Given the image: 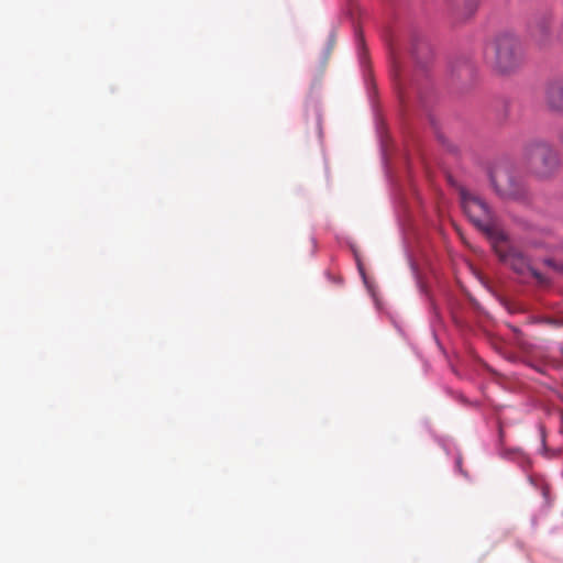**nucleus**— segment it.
I'll use <instances>...</instances> for the list:
<instances>
[{
    "label": "nucleus",
    "mask_w": 563,
    "mask_h": 563,
    "mask_svg": "<svg viewBox=\"0 0 563 563\" xmlns=\"http://www.w3.org/2000/svg\"><path fill=\"white\" fill-rule=\"evenodd\" d=\"M522 159L529 172L539 179L555 177L562 167L559 150L542 137L531 139L523 145Z\"/></svg>",
    "instance_id": "f03ea898"
},
{
    "label": "nucleus",
    "mask_w": 563,
    "mask_h": 563,
    "mask_svg": "<svg viewBox=\"0 0 563 563\" xmlns=\"http://www.w3.org/2000/svg\"><path fill=\"white\" fill-rule=\"evenodd\" d=\"M461 201L471 222L489 240L498 261L519 276L530 274L539 285L548 283L547 277L533 268L531 258L516 246L509 234L501 228L498 218L478 196L461 191Z\"/></svg>",
    "instance_id": "f257e3e1"
},
{
    "label": "nucleus",
    "mask_w": 563,
    "mask_h": 563,
    "mask_svg": "<svg viewBox=\"0 0 563 563\" xmlns=\"http://www.w3.org/2000/svg\"><path fill=\"white\" fill-rule=\"evenodd\" d=\"M545 103L555 112H563V79H554L545 86Z\"/></svg>",
    "instance_id": "39448f33"
},
{
    "label": "nucleus",
    "mask_w": 563,
    "mask_h": 563,
    "mask_svg": "<svg viewBox=\"0 0 563 563\" xmlns=\"http://www.w3.org/2000/svg\"><path fill=\"white\" fill-rule=\"evenodd\" d=\"M490 183L496 194L505 199H521L526 190L522 181L514 170L505 165H498L490 172Z\"/></svg>",
    "instance_id": "20e7f679"
},
{
    "label": "nucleus",
    "mask_w": 563,
    "mask_h": 563,
    "mask_svg": "<svg viewBox=\"0 0 563 563\" xmlns=\"http://www.w3.org/2000/svg\"><path fill=\"white\" fill-rule=\"evenodd\" d=\"M545 263H547L548 265H550V266H552V265H553V262H552L551 260H547V261H545Z\"/></svg>",
    "instance_id": "423d86ee"
},
{
    "label": "nucleus",
    "mask_w": 563,
    "mask_h": 563,
    "mask_svg": "<svg viewBox=\"0 0 563 563\" xmlns=\"http://www.w3.org/2000/svg\"><path fill=\"white\" fill-rule=\"evenodd\" d=\"M484 54L487 63L500 74L512 73L520 67L523 60L519 40L509 34L498 36L486 47Z\"/></svg>",
    "instance_id": "7ed1b4c3"
}]
</instances>
